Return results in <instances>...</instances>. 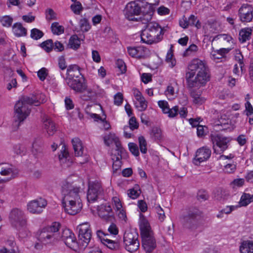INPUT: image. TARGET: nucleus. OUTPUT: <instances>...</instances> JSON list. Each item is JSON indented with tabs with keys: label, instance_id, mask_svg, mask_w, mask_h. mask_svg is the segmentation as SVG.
<instances>
[{
	"label": "nucleus",
	"instance_id": "obj_1",
	"mask_svg": "<svg viewBox=\"0 0 253 253\" xmlns=\"http://www.w3.org/2000/svg\"><path fill=\"white\" fill-rule=\"evenodd\" d=\"M187 86L191 88L190 95L196 104H202L205 98L201 96L200 92L196 93L194 87H200L210 80L209 69L204 61L199 59L192 60L189 64L185 74Z\"/></svg>",
	"mask_w": 253,
	"mask_h": 253
},
{
	"label": "nucleus",
	"instance_id": "obj_2",
	"mask_svg": "<svg viewBox=\"0 0 253 253\" xmlns=\"http://www.w3.org/2000/svg\"><path fill=\"white\" fill-rule=\"evenodd\" d=\"M46 101L44 94L42 93L32 94L29 96H22L14 106V122L12 126L17 129L21 123L27 118L31 112L29 106H39Z\"/></svg>",
	"mask_w": 253,
	"mask_h": 253
},
{
	"label": "nucleus",
	"instance_id": "obj_3",
	"mask_svg": "<svg viewBox=\"0 0 253 253\" xmlns=\"http://www.w3.org/2000/svg\"><path fill=\"white\" fill-rule=\"evenodd\" d=\"M80 190V188L76 183L68 181L64 182L62 186V205L65 211L70 215H76L82 209Z\"/></svg>",
	"mask_w": 253,
	"mask_h": 253
},
{
	"label": "nucleus",
	"instance_id": "obj_4",
	"mask_svg": "<svg viewBox=\"0 0 253 253\" xmlns=\"http://www.w3.org/2000/svg\"><path fill=\"white\" fill-rule=\"evenodd\" d=\"M159 0H154L153 3H143L141 7L135 2L127 4L125 13L126 18L129 21H140L145 24L152 19L154 11V5L159 3Z\"/></svg>",
	"mask_w": 253,
	"mask_h": 253
},
{
	"label": "nucleus",
	"instance_id": "obj_5",
	"mask_svg": "<svg viewBox=\"0 0 253 253\" xmlns=\"http://www.w3.org/2000/svg\"><path fill=\"white\" fill-rule=\"evenodd\" d=\"M66 75V83L74 90L81 92L85 89L86 85L78 65H70L67 68Z\"/></svg>",
	"mask_w": 253,
	"mask_h": 253
},
{
	"label": "nucleus",
	"instance_id": "obj_6",
	"mask_svg": "<svg viewBox=\"0 0 253 253\" xmlns=\"http://www.w3.org/2000/svg\"><path fill=\"white\" fill-rule=\"evenodd\" d=\"M146 24L145 29L141 32V41L148 44L160 42L162 38L163 29L156 22H147Z\"/></svg>",
	"mask_w": 253,
	"mask_h": 253
},
{
	"label": "nucleus",
	"instance_id": "obj_7",
	"mask_svg": "<svg viewBox=\"0 0 253 253\" xmlns=\"http://www.w3.org/2000/svg\"><path fill=\"white\" fill-rule=\"evenodd\" d=\"M60 223L55 222L43 228L39 234V240L44 244L54 243L60 240Z\"/></svg>",
	"mask_w": 253,
	"mask_h": 253
},
{
	"label": "nucleus",
	"instance_id": "obj_8",
	"mask_svg": "<svg viewBox=\"0 0 253 253\" xmlns=\"http://www.w3.org/2000/svg\"><path fill=\"white\" fill-rule=\"evenodd\" d=\"M211 139L213 144V149L216 153L220 154L226 150L231 139L219 133H212Z\"/></svg>",
	"mask_w": 253,
	"mask_h": 253
},
{
	"label": "nucleus",
	"instance_id": "obj_9",
	"mask_svg": "<svg viewBox=\"0 0 253 253\" xmlns=\"http://www.w3.org/2000/svg\"><path fill=\"white\" fill-rule=\"evenodd\" d=\"M9 220L12 226L17 229L26 226L27 218L24 212L21 210L15 208L9 214Z\"/></svg>",
	"mask_w": 253,
	"mask_h": 253
},
{
	"label": "nucleus",
	"instance_id": "obj_10",
	"mask_svg": "<svg viewBox=\"0 0 253 253\" xmlns=\"http://www.w3.org/2000/svg\"><path fill=\"white\" fill-rule=\"evenodd\" d=\"M138 234L135 232H126L124 235V243L126 250L130 253L136 251L139 247Z\"/></svg>",
	"mask_w": 253,
	"mask_h": 253
},
{
	"label": "nucleus",
	"instance_id": "obj_11",
	"mask_svg": "<svg viewBox=\"0 0 253 253\" xmlns=\"http://www.w3.org/2000/svg\"><path fill=\"white\" fill-rule=\"evenodd\" d=\"M79 231V242L83 248L87 247L91 238V230L88 222L80 224L77 227Z\"/></svg>",
	"mask_w": 253,
	"mask_h": 253
},
{
	"label": "nucleus",
	"instance_id": "obj_12",
	"mask_svg": "<svg viewBox=\"0 0 253 253\" xmlns=\"http://www.w3.org/2000/svg\"><path fill=\"white\" fill-rule=\"evenodd\" d=\"M102 193L103 189L100 182L94 181L89 183L87 194L88 202H94Z\"/></svg>",
	"mask_w": 253,
	"mask_h": 253
},
{
	"label": "nucleus",
	"instance_id": "obj_13",
	"mask_svg": "<svg viewBox=\"0 0 253 253\" xmlns=\"http://www.w3.org/2000/svg\"><path fill=\"white\" fill-rule=\"evenodd\" d=\"M238 16L243 23L252 21L253 18V6L249 4H243L238 10Z\"/></svg>",
	"mask_w": 253,
	"mask_h": 253
},
{
	"label": "nucleus",
	"instance_id": "obj_14",
	"mask_svg": "<svg viewBox=\"0 0 253 253\" xmlns=\"http://www.w3.org/2000/svg\"><path fill=\"white\" fill-rule=\"evenodd\" d=\"M96 234L100 241L108 248L114 251H119L121 249V246L118 241H113L108 237L109 235L105 234L103 231L98 230Z\"/></svg>",
	"mask_w": 253,
	"mask_h": 253
},
{
	"label": "nucleus",
	"instance_id": "obj_15",
	"mask_svg": "<svg viewBox=\"0 0 253 253\" xmlns=\"http://www.w3.org/2000/svg\"><path fill=\"white\" fill-rule=\"evenodd\" d=\"M18 171L12 165L8 164H0V174L2 176H7V179H3L4 182H7L14 178L18 174Z\"/></svg>",
	"mask_w": 253,
	"mask_h": 253
},
{
	"label": "nucleus",
	"instance_id": "obj_16",
	"mask_svg": "<svg viewBox=\"0 0 253 253\" xmlns=\"http://www.w3.org/2000/svg\"><path fill=\"white\" fill-rule=\"evenodd\" d=\"M142 246L145 252H153L157 247L156 240L154 234L141 236Z\"/></svg>",
	"mask_w": 253,
	"mask_h": 253
},
{
	"label": "nucleus",
	"instance_id": "obj_17",
	"mask_svg": "<svg viewBox=\"0 0 253 253\" xmlns=\"http://www.w3.org/2000/svg\"><path fill=\"white\" fill-rule=\"evenodd\" d=\"M46 205V201L41 198L29 202L27 205V210L33 213H40Z\"/></svg>",
	"mask_w": 253,
	"mask_h": 253
},
{
	"label": "nucleus",
	"instance_id": "obj_18",
	"mask_svg": "<svg viewBox=\"0 0 253 253\" xmlns=\"http://www.w3.org/2000/svg\"><path fill=\"white\" fill-rule=\"evenodd\" d=\"M211 150L207 147H203L197 150L193 160L194 163L198 165L201 162L207 161L211 156Z\"/></svg>",
	"mask_w": 253,
	"mask_h": 253
},
{
	"label": "nucleus",
	"instance_id": "obj_19",
	"mask_svg": "<svg viewBox=\"0 0 253 253\" xmlns=\"http://www.w3.org/2000/svg\"><path fill=\"white\" fill-rule=\"evenodd\" d=\"M139 227L141 236L154 234L148 221L142 214H140Z\"/></svg>",
	"mask_w": 253,
	"mask_h": 253
},
{
	"label": "nucleus",
	"instance_id": "obj_20",
	"mask_svg": "<svg viewBox=\"0 0 253 253\" xmlns=\"http://www.w3.org/2000/svg\"><path fill=\"white\" fill-rule=\"evenodd\" d=\"M99 216L106 220H109L112 218V210L110 205L102 204L97 209Z\"/></svg>",
	"mask_w": 253,
	"mask_h": 253
},
{
	"label": "nucleus",
	"instance_id": "obj_21",
	"mask_svg": "<svg viewBox=\"0 0 253 253\" xmlns=\"http://www.w3.org/2000/svg\"><path fill=\"white\" fill-rule=\"evenodd\" d=\"M42 119L44 128L49 135H52L56 131L54 123L49 116L45 115L42 116Z\"/></svg>",
	"mask_w": 253,
	"mask_h": 253
},
{
	"label": "nucleus",
	"instance_id": "obj_22",
	"mask_svg": "<svg viewBox=\"0 0 253 253\" xmlns=\"http://www.w3.org/2000/svg\"><path fill=\"white\" fill-rule=\"evenodd\" d=\"M197 214L193 211H190L187 214L183 217V224L187 228H192L196 224V218Z\"/></svg>",
	"mask_w": 253,
	"mask_h": 253
},
{
	"label": "nucleus",
	"instance_id": "obj_23",
	"mask_svg": "<svg viewBox=\"0 0 253 253\" xmlns=\"http://www.w3.org/2000/svg\"><path fill=\"white\" fill-rule=\"evenodd\" d=\"M59 160L61 165H64L67 163V166H69L71 162L70 161V156L67 150L65 145H63L62 149L58 155Z\"/></svg>",
	"mask_w": 253,
	"mask_h": 253
},
{
	"label": "nucleus",
	"instance_id": "obj_24",
	"mask_svg": "<svg viewBox=\"0 0 253 253\" xmlns=\"http://www.w3.org/2000/svg\"><path fill=\"white\" fill-rule=\"evenodd\" d=\"M73 147L76 156H82L83 155V146L81 140L77 137L74 138L72 140Z\"/></svg>",
	"mask_w": 253,
	"mask_h": 253
},
{
	"label": "nucleus",
	"instance_id": "obj_25",
	"mask_svg": "<svg viewBox=\"0 0 253 253\" xmlns=\"http://www.w3.org/2000/svg\"><path fill=\"white\" fill-rule=\"evenodd\" d=\"M240 253H253V242L251 241H243L239 247Z\"/></svg>",
	"mask_w": 253,
	"mask_h": 253
},
{
	"label": "nucleus",
	"instance_id": "obj_26",
	"mask_svg": "<svg viewBox=\"0 0 253 253\" xmlns=\"http://www.w3.org/2000/svg\"><path fill=\"white\" fill-rule=\"evenodd\" d=\"M12 28L14 35L17 37L25 36L27 35L26 29L20 23H15Z\"/></svg>",
	"mask_w": 253,
	"mask_h": 253
},
{
	"label": "nucleus",
	"instance_id": "obj_27",
	"mask_svg": "<svg viewBox=\"0 0 253 253\" xmlns=\"http://www.w3.org/2000/svg\"><path fill=\"white\" fill-rule=\"evenodd\" d=\"M252 34V29L250 28L242 29L239 32V39L241 42L243 43L249 40Z\"/></svg>",
	"mask_w": 253,
	"mask_h": 253
},
{
	"label": "nucleus",
	"instance_id": "obj_28",
	"mask_svg": "<svg viewBox=\"0 0 253 253\" xmlns=\"http://www.w3.org/2000/svg\"><path fill=\"white\" fill-rule=\"evenodd\" d=\"M81 45V41L76 35L72 36L69 41L68 46L74 49H78Z\"/></svg>",
	"mask_w": 253,
	"mask_h": 253
},
{
	"label": "nucleus",
	"instance_id": "obj_29",
	"mask_svg": "<svg viewBox=\"0 0 253 253\" xmlns=\"http://www.w3.org/2000/svg\"><path fill=\"white\" fill-rule=\"evenodd\" d=\"M150 134L151 138L155 140H160L163 138L161 129L157 126L152 127Z\"/></svg>",
	"mask_w": 253,
	"mask_h": 253
},
{
	"label": "nucleus",
	"instance_id": "obj_30",
	"mask_svg": "<svg viewBox=\"0 0 253 253\" xmlns=\"http://www.w3.org/2000/svg\"><path fill=\"white\" fill-rule=\"evenodd\" d=\"M252 202H253V194L244 193L239 202L240 206H246Z\"/></svg>",
	"mask_w": 253,
	"mask_h": 253
},
{
	"label": "nucleus",
	"instance_id": "obj_31",
	"mask_svg": "<svg viewBox=\"0 0 253 253\" xmlns=\"http://www.w3.org/2000/svg\"><path fill=\"white\" fill-rule=\"evenodd\" d=\"M98 93L94 89H88L82 95V98L84 100L94 99Z\"/></svg>",
	"mask_w": 253,
	"mask_h": 253
},
{
	"label": "nucleus",
	"instance_id": "obj_32",
	"mask_svg": "<svg viewBox=\"0 0 253 253\" xmlns=\"http://www.w3.org/2000/svg\"><path fill=\"white\" fill-rule=\"evenodd\" d=\"M112 159L113 161V170L114 172H116L119 170L122 166L121 157L116 156V154L112 156Z\"/></svg>",
	"mask_w": 253,
	"mask_h": 253
},
{
	"label": "nucleus",
	"instance_id": "obj_33",
	"mask_svg": "<svg viewBox=\"0 0 253 253\" xmlns=\"http://www.w3.org/2000/svg\"><path fill=\"white\" fill-rule=\"evenodd\" d=\"M42 144L38 141H35L33 144L32 153L37 156H39L42 153Z\"/></svg>",
	"mask_w": 253,
	"mask_h": 253
},
{
	"label": "nucleus",
	"instance_id": "obj_34",
	"mask_svg": "<svg viewBox=\"0 0 253 253\" xmlns=\"http://www.w3.org/2000/svg\"><path fill=\"white\" fill-rule=\"evenodd\" d=\"M104 141L105 144L108 146L113 142H114L116 145V142H120L118 137L111 133L104 137Z\"/></svg>",
	"mask_w": 253,
	"mask_h": 253
},
{
	"label": "nucleus",
	"instance_id": "obj_35",
	"mask_svg": "<svg viewBox=\"0 0 253 253\" xmlns=\"http://www.w3.org/2000/svg\"><path fill=\"white\" fill-rule=\"evenodd\" d=\"M51 29L54 34L60 35L64 32V28L60 25L58 22H54L51 24Z\"/></svg>",
	"mask_w": 253,
	"mask_h": 253
},
{
	"label": "nucleus",
	"instance_id": "obj_36",
	"mask_svg": "<svg viewBox=\"0 0 253 253\" xmlns=\"http://www.w3.org/2000/svg\"><path fill=\"white\" fill-rule=\"evenodd\" d=\"M156 212L157 213L159 220L163 222L166 218V215L164 210L160 205H156L154 207Z\"/></svg>",
	"mask_w": 253,
	"mask_h": 253
},
{
	"label": "nucleus",
	"instance_id": "obj_37",
	"mask_svg": "<svg viewBox=\"0 0 253 253\" xmlns=\"http://www.w3.org/2000/svg\"><path fill=\"white\" fill-rule=\"evenodd\" d=\"M64 242L67 246L71 249L75 248L76 247L77 245L76 239L74 233L72 234V236H70V237H69Z\"/></svg>",
	"mask_w": 253,
	"mask_h": 253
},
{
	"label": "nucleus",
	"instance_id": "obj_38",
	"mask_svg": "<svg viewBox=\"0 0 253 253\" xmlns=\"http://www.w3.org/2000/svg\"><path fill=\"white\" fill-rule=\"evenodd\" d=\"M139 148L142 154H146L147 151V142L143 136L138 137Z\"/></svg>",
	"mask_w": 253,
	"mask_h": 253
},
{
	"label": "nucleus",
	"instance_id": "obj_39",
	"mask_svg": "<svg viewBox=\"0 0 253 253\" xmlns=\"http://www.w3.org/2000/svg\"><path fill=\"white\" fill-rule=\"evenodd\" d=\"M40 45L47 52H49L53 49V41L52 40H46L41 43Z\"/></svg>",
	"mask_w": 253,
	"mask_h": 253
},
{
	"label": "nucleus",
	"instance_id": "obj_40",
	"mask_svg": "<svg viewBox=\"0 0 253 253\" xmlns=\"http://www.w3.org/2000/svg\"><path fill=\"white\" fill-rule=\"evenodd\" d=\"M43 33L37 28H34L31 30L30 37L32 39L35 40H38L43 36Z\"/></svg>",
	"mask_w": 253,
	"mask_h": 253
},
{
	"label": "nucleus",
	"instance_id": "obj_41",
	"mask_svg": "<svg viewBox=\"0 0 253 253\" xmlns=\"http://www.w3.org/2000/svg\"><path fill=\"white\" fill-rule=\"evenodd\" d=\"M70 8L76 14H80L83 9L81 3L78 1H74V3L71 4Z\"/></svg>",
	"mask_w": 253,
	"mask_h": 253
},
{
	"label": "nucleus",
	"instance_id": "obj_42",
	"mask_svg": "<svg viewBox=\"0 0 253 253\" xmlns=\"http://www.w3.org/2000/svg\"><path fill=\"white\" fill-rule=\"evenodd\" d=\"M138 58H144L149 54V50L146 47L143 46H137Z\"/></svg>",
	"mask_w": 253,
	"mask_h": 253
},
{
	"label": "nucleus",
	"instance_id": "obj_43",
	"mask_svg": "<svg viewBox=\"0 0 253 253\" xmlns=\"http://www.w3.org/2000/svg\"><path fill=\"white\" fill-rule=\"evenodd\" d=\"M13 151L17 155H24L26 153V149L25 146L18 144L13 146Z\"/></svg>",
	"mask_w": 253,
	"mask_h": 253
},
{
	"label": "nucleus",
	"instance_id": "obj_44",
	"mask_svg": "<svg viewBox=\"0 0 253 253\" xmlns=\"http://www.w3.org/2000/svg\"><path fill=\"white\" fill-rule=\"evenodd\" d=\"M80 26L82 31L83 32H87L90 28L89 22L86 18H83L80 20Z\"/></svg>",
	"mask_w": 253,
	"mask_h": 253
},
{
	"label": "nucleus",
	"instance_id": "obj_45",
	"mask_svg": "<svg viewBox=\"0 0 253 253\" xmlns=\"http://www.w3.org/2000/svg\"><path fill=\"white\" fill-rule=\"evenodd\" d=\"M73 233L68 229H65L62 230V232H60L59 236L60 240H62L63 241H65L67 240L70 236H72Z\"/></svg>",
	"mask_w": 253,
	"mask_h": 253
},
{
	"label": "nucleus",
	"instance_id": "obj_46",
	"mask_svg": "<svg viewBox=\"0 0 253 253\" xmlns=\"http://www.w3.org/2000/svg\"><path fill=\"white\" fill-rule=\"evenodd\" d=\"M188 23L189 25L195 26L198 28H200L201 27L200 23L199 20H197V17L194 15H190L188 18Z\"/></svg>",
	"mask_w": 253,
	"mask_h": 253
},
{
	"label": "nucleus",
	"instance_id": "obj_47",
	"mask_svg": "<svg viewBox=\"0 0 253 253\" xmlns=\"http://www.w3.org/2000/svg\"><path fill=\"white\" fill-rule=\"evenodd\" d=\"M0 22L3 26L10 27L12 23L13 19L9 16H4L0 19Z\"/></svg>",
	"mask_w": 253,
	"mask_h": 253
},
{
	"label": "nucleus",
	"instance_id": "obj_48",
	"mask_svg": "<svg viewBox=\"0 0 253 253\" xmlns=\"http://www.w3.org/2000/svg\"><path fill=\"white\" fill-rule=\"evenodd\" d=\"M172 48V46L171 47ZM173 54L172 53L171 48L168 52L167 55L166 56V61L167 62L170 63V66L172 68L176 64V61L175 59L172 58Z\"/></svg>",
	"mask_w": 253,
	"mask_h": 253
},
{
	"label": "nucleus",
	"instance_id": "obj_49",
	"mask_svg": "<svg viewBox=\"0 0 253 253\" xmlns=\"http://www.w3.org/2000/svg\"><path fill=\"white\" fill-rule=\"evenodd\" d=\"M128 148L130 152L135 156H138L139 152L137 145L134 143H129Z\"/></svg>",
	"mask_w": 253,
	"mask_h": 253
},
{
	"label": "nucleus",
	"instance_id": "obj_50",
	"mask_svg": "<svg viewBox=\"0 0 253 253\" xmlns=\"http://www.w3.org/2000/svg\"><path fill=\"white\" fill-rule=\"evenodd\" d=\"M209 195L205 190H199L197 194V198L200 201H205L209 199Z\"/></svg>",
	"mask_w": 253,
	"mask_h": 253
},
{
	"label": "nucleus",
	"instance_id": "obj_51",
	"mask_svg": "<svg viewBox=\"0 0 253 253\" xmlns=\"http://www.w3.org/2000/svg\"><path fill=\"white\" fill-rule=\"evenodd\" d=\"M135 107L140 111H144L147 107V102L145 99L142 100L138 102H136Z\"/></svg>",
	"mask_w": 253,
	"mask_h": 253
},
{
	"label": "nucleus",
	"instance_id": "obj_52",
	"mask_svg": "<svg viewBox=\"0 0 253 253\" xmlns=\"http://www.w3.org/2000/svg\"><path fill=\"white\" fill-rule=\"evenodd\" d=\"M140 194V190H137L134 188L128 190V196L131 199H135L139 197Z\"/></svg>",
	"mask_w": 253,
	"mask_h": 253
},
{
	"label": "nucleus",
	"instance_id": "obj_53",
	"mask_svg": "<svg viewBox=\"0 0 253 253\" xmlns=\"http://www.w3.org/2000/svg\"><path fill=\"white\" fill-rule=\"evenodd\" d=\"M159 107L162 109L164 113H167L169 111L168 103L166 101L161 100L158 102Z\"/></svg>",
	"mask_w": 253,
	"mask_h": 253
},
{
	"label": "nucleus",
	"instance_id": "obj_54",
	"mask_svg": "<svg viewBox=\"0 0 253 253\" xmlns=\"http://www.w3.org/2000/svg\"><path fill=\"white\" fill-rule=\"evenodd\" d=\"M116 149L117 153L115 154L116 156L121 157V159L124 154L126 153V150L123 148L120 142H116Z\"/></svg>",
	"mask_w": 253,
	"mask_h": 253
},
{
	"label": "nucleus",
	"instance_id": "obj_55",
	"mask_svg": "<svg viewBox=\"0 0 253 253\" xmlns=\"http://www.w3.org/2000/svg\"><path fill=\"white\" fill-rule=\"evenodd\" d=\"M116 149L117 153L115 154L116 156L121 157V159L124 154L126 153V150L123 148L120 142H116Z\"/></svg>",
	"mask_w": 253,
	"mask_h": 253
},
{
	"label": "nucleus",
	"instance_id": "obj_56",
	"mask_svg": "<svg viewBox=\"0 0 253 253\" xmlns=\"http://www.w3.org/2000/svg\"><path fill=\"white\" fill-rule=\"evenodd\" d=\"M123 99L124 98L122 93L120 92L117 93L115 95L114 97V104L117 106L121 105L123 103Z\"/></svg>",
	"mask_w": 253,
	"mask_h": 253
},
{
	"label": "nucleus",
	"instance_id": "obj_57",
	"mask_svg": "<svg viewBox=\"0 0 253 253\" xmlns=\"http://www.w3.org/2000/svg\"><path fill=\"white\" fill-rule=\"evenodd\" d=\"M207 127L203 126H198L197 128V134L198 137H202L206 134Z\"/></svg>",
	"mask_w": 253,
	"mask_h": 253
},
{
	"label": "nucleus",
	"instance_id": "obj_58",
	"mask_svg": "<svg viewBox=\"0 0 253 253\" xmlns=\"http://www.w3.org/2000/svg\"><path fill=\"white\" fill-rule=\"evenodd\" d=\"M56 14L51 8H49L46 11V18L47 20L50 21L55 20L56 18Z\"/></svg>",
	"mask_w": 253,
	"mask_h": 253
},
{
	"label": "nucleus",
	"instance_id": "obj_59",
	"mask_svg": "<svg viewBox=\"0 0 253 253\" xmlns=\"http://www.w3.org/2000/svg\"><path fill=\"white\" fill-rule=\"evenodd\" d=\"M229 123V119L225 114L221 115L216 124L218 126H225Z\"/></svg>",
	"mask_w": 253,
	"mask_h": 253
},
{
	"label": "nucleus",
	"instance_id": "obj_60",
	"mask_svg": "<svg viewBox=\"0 0 253 253\" xmlns=\"http://www.w3.org/2000/svg\"><path fill=\"white\" fill-rule=\"evenodd\" d=\"M48 75L47 70L45 68H42L38 72V76L42 81H44Z\"/></svg>",
	"mask_w": 253,
	"mask_h": 253
},
{
	"label": "nucleus",
	"instance_id": "obj_61",
	"mask_svg": "<svg viewBox=\"0 0 253 253\" xmlns=\"http://www.w3.org/2000/svg\"><path fill=\"white\" fill-rule=\"evenodd\" d=\"M129 128L132 130L137 129L138 127V123L134 117H132L129 119Z\"/></svg>",
	"mask_w": 253,
	"mask_h": 253
},
{
	"label": "nucleus",
	"instance_id": "obj_62",
	"mask_svg": "<svg viewBox=\"0 0 253 253\" xmlns=\"http://www.w3.org/2000/svg\"><path fill=\"white\" fill-rule=\"evenodd\" d=\"M116 65L122 74L125 73L126 72V66L122 60L118 59L116 62Z\"/></svg>",
	"mask_w": 253,
	"mask_h": 253
},
{
	"label": "nucleus",
	"instance_id": "obj_63",
	"mask_svg": "<svg viewBox=\"0 0 253 253\" xmlns=\"http://www.w3.org/2000/svg\"><path fill=\"white\" fill-rule=\"evenodd\" d=\"M236 169V165L234 164H228L224 166V170L227 173H232Z\"/></svg>",
	"mask_w": 253,
	"mask_h": 253
},
{
	"label": "nucleus",
	"instance_id": "obj_64",
	"mask_svg": "<svg viewBox=\"0 0 253 253\" xmlns=\"http://www.w3.org/2000/svg\"><path fill=\"white\" fill-rule=\"evenodd\" d=\"M245 108L247 116H248L253 114V107L250 102L248 100L245 103Z\"/></svg>",
	"mask_w": 253,
	"mask_h": 253
}]
</instances>
